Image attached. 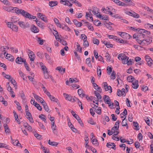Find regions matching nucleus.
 <instances>
[{
	"mask_svg": "<svg viewBox=\"0 0 153 153\" xmlns=\"http://www.w3.org/2000/svg\"><path fill=\"white\" fill-rule=\"evenodd\" d=\"M76 47H77L76 48V50L77 51H78L79 52L81 53L82 52V48L81 47H80L79 45L78 44V43H77Z\"/></svg>",
	"mask_w": 153,
	"mask_h": 153,
	"instance_id": "46",
	"label": "nucleus"
},
{
	"mask_svg": "<svg viewBox=\"0 0 153 153\" xmlns=\"http://www.w3.org/2000/svg\"><path fill=\"white\" fill-rule=\"evenodd\" d=\"M97 17L100 18L103 20H107L108 19V18L106 15L102 16V15L100 14L97 15Z\"/></svg>",
	"mask_w": 153,
	"mask_h": 153,
	"instance_id": "31",
	"label": "nucleus"
},
{
	"mask_svg": "<svg viewBox=\"0 0 153 153\" xmlns=\"http://www.w3.org/2000/svg\"><path fill=\"white\" fill-rule=\"evenodd\" d=\"M107 73L108 74H110L112 71V68L108 66L107 68Z\"/></svg>",
	"mask_w": 153,
	"mask_h": 153,
	"instance_id": "59",
	"label": "nucleus"
},
{
	"mask_svg": "<svg viewBox=\"0 0 153 153\" xmlns=\"http://www.w3.org/2000/svg\"><path fill=\"white\" fill-rule=\"evenodd\" d=\"M116 135L115 134H113L112 137V138L114 140L116 141H119L120 140V139L119 137H116Z\"/></svg>",
	"mask_w": 153,
	"mask_h": 153,
	"instance_id": "63",
	"label": "nucleus"
},
{
	"mask_svg": "<svg viewBox=\"0 0 153 153\" xmlns=\"http://www.w3.org/2000/svg\"><path fill=\"white\" fill-rule=\"evenodd\" d=\"M48 144L51 146H56L58 144V143L55 142L51 141L50 140H49L48 141Z\"/></svg>",
	"mask_w": 153,
	"mask_h": 153,
	"instance_id": "35",
	"label": "nucleus"
},
{
	"mask_svg": "<svg viewBox=\"0 0 153 153\" xmlns=\"http://www.w3.org/2000/svg\"><path fill=\"white\" fill-rule=\"evenodd\" d=\"M36 22V23L37 24L38 26L39 27L42 28H44V25H43V24L40 23V22H38V21H35Z\"/></svg>",
	"mask_w": 153,
	"mask_h": 153,
	"instance_id": "60",
	"label": "nucleus"
},
{
	"mask_svg": "<svg viewBox=\"0 0 153 153\" xmlns=\"http://www.w3.org/2000/svg\"><path fill=\"white\" fill-rule=\"evenodd\" d=\"M81 38L83 40V41H85L87 40V37L84 34H82L81 35Z\"/></svg>",
	"mask_w": 153,
	"mask_h": 153,
	"instance_id": "61",
	"label": "nucleus"
},
{
	"mask_svg": "<svg viewBox=\"0 0 153 153\" xmlns=\"http://www.w3.org/2000/svg\"><path fill=\"white\" fill-rule=\"evenodd\" d=\"M126 117H125L124 119L123 120L122 122V125L123 126H126L128 127V125L127 123V120H126Z\"/></svg>",
	"mask_w": 153,
	"mask_h": 153,
	"instance_id": "32",
	"label": "nucleus"
},
{
	"mask_svg": "<svg viewBox=\"0 0 153 153\" xmlns=\"http://www.w3.org/2000/svg\"><path fill=\"white\" fill-rule=\"evenodd\" d=\"M2 2L7 5H11L10 2L7 0H4V1H3Z\"/></svg>",
	"mask_w": 153,
	"mask_h": 153,
	"instance_id": "55",
	"label": "nucleus"
},
{
	"mask_svg": "<svg viewBox=\"0 0 153 153\" xmlns=\"http://www.w3.org/2000/svg\"><path fill=\"white\" fill-rule=\"evenodd\" d=\"M89 149H90L91 150V151L93 152L94 153H97V151L96 150L95 148L93 147L92 146H91L89 147L88 148Z\"/></svg>",
	"mask_w": 153,
	"mask_h": 153,
	"instance_id": "64",
	"label": "nucleus"
},
{
	"mask_svg": "<svg viewBox=\"0 0 153 153\" xmlns=\"http://www.w3.org/2000/svg\"><path fill=\"white\" fill-rule=\"evenodd\" d=\"M127 114V111L126 109H125L124 111L122 113H121L120 116H121V118H123L124 116H126Z\"/></svg>",
	"mask_w": 153,
	"mask_h": 153,
	"instance_id": "43",
	"label": "nucleus"
},
{
	"mask_svg": "<svg viewBox=\"0 0 153 153\" xmlns=\"http://www.w3.org/2000/svg\"><path fill=\"white\" fill-rule=\"evenodd\" d=\"M82 21L84 22V24L85 25L88 27V28L90 30L92 31L94 30L93 27L91 26V25L88 22H85V20H82Z\"/></svg>",
	"mask_w": 153,
	"mask_h": 153,
	"instance_id": "16",
	"label": "nucleus"
},
{
	"mask_svg": "<svg viewBox=\"0 0 153 153\" xmlns=\"http://www.w3.org/2000/svg\"><path fill=\"white\" fill-rule=\"evenodd\" d=\"M56 70L58 71L60 73H62V72L64 73L65 72V69L59 66L56 67Z\"/></svg>",
	"mask_w": 153,
	"mask_h": 153,
	"instance_id": "33",
	"label": "nucleus"
},
{
	"mask_svg": "<svg viewBox=\"0 0 153 153\" xmlns=\"http://www.w3.org/2000/svg\"><path fill=\"white\" fill-rule=\"evenodd\" d=\"M5 22L7 23V27H8L11 28L12 29V27L13 25V23L12 22Z\"/></svg>",
	"mask_w": 153,
	"mask_h": 153,
	"instance_id": "53",
	"label": "nucleus"
},
{
	"mask_svg": "<svg viewBox=\"0 0 153 153\" xmlns=\"http://www.w3.org/2000/svg\"><path fill=\"white\" fill-rule=\"evenodd\" d=\"M92 144L94 145H95V146H98L99 145V143L98 141V140L97 139L94 138V139H92Z\"/></svg>",
	"mask_w": 153,
	"mask_h": 153,
	"instance_id": "29",
	"label": "nucleus"
},
{
	"mask_svg": "<svg viewBox=\"0 0 153 153\" xmlns=\"http://www.w3.org/2000/svg\"><path fill=\"white\" fill-rule=\"evenodd\" d=\"M79 80L75 78H71L69 79V82L71 83L78 82Z\"/></svg>",
	"mask_w": 153,
	"mask_h": 153,
	"instance_id": "36",
	"label": "nucleus"
},
{
	"mask_svg": "<svg viewBox=\"0 0 153 153\" xmlns=\"http://www.w3.org/2000/svg\"><path fill=\"white\" fill-rule=\"evenodd\" d=\"M115 3L120 6H124L125 4L123 3L120 1L119 0H117V1H116Z\"/></svg>",
	"mask_w": 153,
	"mask_h": 153,
	"instance_id": "58",
	"label": "nucleus"
},
{
	"mask_svg": "<svg viewBox=\"0 0 153 153\" xmlns=\"http://www.w3.org/2000/svg\"><path fill=\"white\" fill-rule=\"evenodd\" d=\"M127 14L128 15L133 16L135 18H138L139 17V15L134 12H131L129 11L127 12Z\"/></svg>",
	"mask_w": 153,
	"mask_h": 153,
	"instance_id": "12",
	"label": "nucleus"
},
{
	"mask_svg": "<svg viewBox=\"0 0 153 153\" xmlns=\"http://www.w3.org/2000/svg\"><path fill=\"white\" fill-rule=\"evenodd\" d=\"M16 62L19 64H22L23 62L24 63L26 62V60L25 59L22 58L21 57H18L16 59Z\"/></svg>",
	"mask_w": 153,
	"mask_h": 153,
	"instance_id": "10",
	"label": "nucleus"
},
{
	"mask_svg": "<svg viewBox=\"0 0 153 153\" xmlns=\"http://www.w3.org/2000/svg\"><path fill=\"white\" fill-rule=\"evenodd\" d=\"M143 137L142 134L140 133L138 134L137 138L139 140V141H140L142 140L143 139Z\"/></svg>",
	"mask_w": 153,
	"mask_h": 153,
	"instance_id": "62",
	"label": "nucleus"
},
{
	"mask_svg": "<svg viewBox=\"0 0 153 153\" xmlns=\"http://www.w3.org/2000/svg\"><path fill=\"white\" fill-rule=\"evenodd\" d=\"M133 123L134 126V129L136 130H139V126L138 123L137 122H134Z\"/></svg>",
	"mask_w": 153,
	"mask_h": 153,
	"instance_id": "38",
	"label": "nucleus"
},
{
	"mask_svg": "<svg viewBox=\"0 0 153 153\" xmlns=\"http://www.w3.org/2000/svg\"><path fill=\"white\" fill-rule=\"evenodd\" d=\"M117 33L124 39H129L131 37L129 34L124 32H118Z\"/></svg>",
	"mask_w": 153,
	"mask_h": 153,
	"instance_id": "5",
	"label": "nucleus"
},
{
	"mask_svg": "<svg viewBox=\"0 0 153 153\" xmlns=\"http://www.w3.org/2000/svg\"><path fill=\"white\" fill-rule=\"evenodd\" d=\"M6 87L7 90L10 92L13 90V89L10 86L9 82H7L6 84Z\"/></svg>",
	"mask_w": 153,
	"mask_h": 153,
	"instance_id": "45",
	"label": "nucleus"
},
{
	"mask_svg": "<svg viewBox=\"0 0 153 153\" xmlns=\"http://www.w3.org/2000/svg\"><path fill=\"white\" fill-rule=\"evenodd\" d=\"M4 128L5 132L6 133H9L10 132V130L7 124H4Z\"/></svg>",
	"mask_w": 153,
	"mask_h": 153,
	"instance_id": "30",
	"label": "nucleus"
},
{
	"mask_svg": "<svg viewBox=\"0 0 153 153\" xmlns=\"http://www.w3.org/2000/svg\"><path fill=\"white\" fill-rule=\"evenodd\" d=\"M43 106V108L47 112H48L49 111V109L48 106L46 104L45 102H43L42 104Z\"/></svg>",
	"mask_w": 153,
	"mask_h": 153,
	"instance_id": "42",
	"label": "nucleus"
},
{
	"mask_svg": "<svg viewBox=\"0 0 153 153\" xmlns=\"http://www.w3.org/2000/svg\"><path fill=\"white\" fill-rule=\"evenodd\" d=\"M95 112L98 114H101V108L100 107L95 108Z\"/></svg>",
	"mask_w": 153,
	"mask_h": 153,
	"instance_id": "41",
	"label": "nucleus"
},
{
	"mask_svg": "<svg viewBox=\"0 0 153 153\" xmlns=\"http://www.w3.org/2000/svg\"><path fill=\"white\" fill-rule=\"evenodd\" d=\"M116 78V73L114 71H113L111 73V76L110 78L112 80H114Z\"/></svg>",
	"mask_w": 153,
	"mask_h": 153,
	"instance_id": "37",
	"label": "nucleus"
},
{
	"mask_svg": "<svg viewBox=\"0 0 153 153\" xmlns=\"http://www.w3.org/2000/svg\"><path fill=\"white\" fill-rule=\"evenodd\" d=\"M99 67L100 68H97V73L98 76V77H99V78H100L101 74V69H100V67Z\"/></svg>",
	"mask_w": 153,
	"mask_h": 153,
	"instance_id": "50",
	"label": "nucleus"
},
{
	"mask_svg": "<svg viewBox=\"0 0 153 153\" xmlns=\"http://www.w3.org/2000/svg\"><path fill=\"white\" fill-rule=\"evenodd\" d=\"M120 121L119 120H117L116 123L114 125V126L112 128H116L117 129H118L119 128V124L120 123Z\"/></svg>",
	"mask_w": 153,
	"mask_h": 153,
	"instance_id": "44",
	"label": "nucleus"
},
{
	"mask_svg": "<svg viewBox=\"0 0 153 153\" xmlns=\"http://www.w3.org/2000/svg\"><path fill=\"white\" fill-rule=\"evenodd\" d=\"M103 99L105 102L107 104H109V101L111 100L109 97L106 95H104Z\"/></svg>",
	"mask_w": 153,
	"mask_h": 153,
	"instance_id": "17",
	"label": "nucleus"
},
{
	"mask_svg": "<svg viewBox=\"0 0 153 153\" xmlns=\"http://www.w3.org/2000/svg\"><path fill=\"white\" fill-rule=\"evenodd\" d=\"M86 63L88 65V66H91V59L90 58H88L86 59Z\"/></svg>",
	"mask_w": 153,
	"mask_h": 153,
	"instance_id": "48",
	"label": "nucleus"
},
{
	"mask_svg": "<svg viewBox=\"0 0 153 153\" xmlns=\"http://www.w3.org/2000/svg\"><path fill=\"white\" fill-rule=\"evenodd\" d=\"M6 58L11 61H13L14 60V57L10 54L7 53L6 56Z\"/></svg>",
	"mask_w": 153,
	"mask_h": 153,
	"instance_id": "19",
	"label": "nucleus"
},
{
	"mask_svg": "<svg viewBox=\"0 0 153 153\" xmlns=\"http://www.w3.org/2000/svg\"><path fill=\"white\" fill-rule=\"evenodd\" d=\"M38 17L40 18L41 20L44 21L45 22H47L48 20L46 16L43 13H38L37 14Z\"/></svg>",
	"mask_w": 153,
	"mask_h": 153,
	"instance_id": "9",
	"label": "nucleus"
},
{
	"mask_svg": "<svg viewBox=\"0 0 153 153\" xmlns=\"http://www.w3.org/2000/svg\"><path fill=\"white\" fill-rule=\"evenodd\" d=\"M34 98L38 102H40L42 104L45 102L43 99L41 97H40L38 95L33 94Z\"/></svg>",
	"mask_w": 153,
	"mask_h": 153,
	"instance_id": "11",
	"label": "nucleus"
},
{
	"mask_svg": "<svg viewBox=\"0 0 153 153\" xmlns=\"http://www.w3.org/2000/svg\"><path fill=\"white\" fill-rule=\"evenodd\" d=\"M34 106L39 111H41L42 110V108L41 106L37 102H36L35 105H34Z\"/></svg>",
	"mask_w": 153,
	"mask_h": 153,
	"instance_id": "49",
	"label": "nucleus"
},
{
	"mask_svg": "<svg viewBox=\"0 0 153 153\" xmlns=\"http://www.w3.org/2000/svg\"><path fill=\"white\" fill-rule=\"evenodd\" d=\"M86 18L89 20H91L93 21V19L91 15V14L88 13L86 12L85 15Z\"/></svg>",
	"mask_w": 153,
	"mask_h": 153,
	"instance_id": "24",
	"label": "nucleus"
},
{
	"mask_svg": "<svg viewBox=\"0 0 153 153\" xmlns=\"http://www.w3.org/2000/svg\"><path fill=\"white\" fill-rule=\"evenodd\" d=\"M136 79L131 76H129L127 77V80L128 82H132Z\"/></svg>",
	"mask_w": 153,
	"mask_h": 153,
	"instance_id": "27",
	"label": "nucleus"
},
{
	"mask_svg": "<svg viewBox=\"0 0 153 153\" xmlns=\"http://www.w3.org/2000/svg\"><path fill=\"white\" fill-rule=\"evenodd\" d=\"M18 24L19 26L22 28H25L26 27H29V25L27 23L25 24V23L23 22H18Z\"/></svg>",
	"mask_w": 153,
	"mask_h": 153,
	"instance_id": "13",
	"label": "nucleus"
},
{
	"mask_svg": "<svg viewBox=\"0 0 153 153\" xmlns=\"http://www.w3.org/2000/svg\"><path fill=\"white\" fill-rule=\"evenodd\" d=\"M137 30H138V32L139 33H144L145 34V35L146 34L149 35L151 33L150 31H147L145 29L138 28V29Z\"/></svg>",
	"mask_w": 153,
	"mask_h": 153,
	"instance_id": "14",
	"label": "nucleus"
},
{
	"mask_svg": "<svg viewBox=\"0 0 153 153\" xmlns=\"http://www.w3.org/2000/svg\"><path fill=\"white\" fill-rule=\"evenodd\" d=\"M58 3L57 1H51L49 2V5L51 7H53L56 5Z\"/></svg>",
	"mask_w": 153,
	"mask_h": 153,
	"instance_id": "22",
	"label": "nucleus"
},
{
	"mask_svg": "<svg viewBox=\"0 0 153 153\" xmlns=\"http://www.w3.org/2000/svg\"><path fill=\"white\" fill-rule=\"evenodd\" d=\"M93 9L92 11L93 14L94 15H96L97 17V15L100 14V13L98 12V9L95 7H93Z\"/></svg>",
	"mask_w": 153,
	"mask_h": 153,
	"instance_id": "20",
	"label": "nucleus"
},
{
	"mask_svg": "<svg viewBox=\"0 0 153 153\" xmlns=\"http://www.w3.org/2000/svg\"><path fill=\"white\" fill-rule=\"evenodd\" d=\"M63 94L66 100L71 102H74L76 101V100H77V98L75 97H72L65 93H64Z\"/></svg>",
	"mask_w": 153,
	"mask_h": 153,
	"instance_id": "4",
	"label": "nucleus"
},
{
	"mask_svg": "<svg viewBox=\"0 0 153 153\" xmlns=\"http://www.w3.org/2000/svg\"><path fill=\"white\" fill-rule=\"evenodd\" d=\"M51 128L53 133L55 134V131L56 130V126L54 122H52L51 123Z\"/></svg>",
	"mask_w": 153,
	"mask_h": 153,
	"instance_id": "40",
	"label": "nucleus"
},
{
	"mask_svg": "<svg viewBox=\"0 0 153 153\" xmlns=\"http://www.w3.org/2000/svg\"><path fill=\"white\" fill-rule=\"evenodd\" d=\"M3 8L6 11L12 13H16L18 14L19 13L20 9L17 7H14L11 6H4Z\"/></svg>",
	"mask_w": 153,
	"mask_h": 153,
	"instance_id": "1",
	"label": "nucleus"
},
{
	"mask_svg": "<svg viewBox=\"0 0 153 153\" xmlns=\"http://www.w3.org/2000/svg\"><path fill=\"white\" fill-rule=\"evenodd\" d=\"M70 1H72V3H74L76 6L79 7L82 6L81 4L76 0H70Z\"/></svg>",
	"mask_w": 153,
	"mask_h": 153,
	"instance_id": "28",
	"label": "nucleus"
},
{
	"mask_svg": "<svg viewBox=\"0 0 153 153\" xmlns=\"http://www.w3.org/2000/svg\"><path fill=\"white\" fill-rule=\"evenodd\" d=\"M105 57L106 58V60L107 62H110V61L111 56L108 53H105Z\"/></svg>",
	"mask_w": 153,
	"mask_h": 153,
	"instance_id": "39",
	"label": "nucleus"
},
{
	"mask_svg": "<svg viewBox=\"0 0 153 153\" xmlns=\"http://www.w3.org/2000/svg\"><path fill=\"white\" fill-rule=\"evenodd\" d=\"M18 27L16 25L14 24L13 25L12 27V28L13 30L17 32L18 31Z\"/></svg>",
	"mask_w": 153,
	"mask_h": 153,
	"instance_id": "47",
	"label": "nucleus"
},
{
	"mask_svg": "<svg viewBox=\"0 0 153 153\" xmlns=\"http://www.w3.org/2000/svg\"><path fill=\"white\" fill-rule=\"evenodd\" d=\"M151 42L150 40L149 39H143L142 45L143 46H147L150 44Z\"/></svg>",
	"mask_w": 153,
	"mask_h": 153,
	"instance_id": "18",
	"label": "nucleus"
},
{
	"mask_svg": "<svg viewBox=\"0 0 153 153\" xmlns=\"http://www.w3.org/2000/svg\"><path fill=\"white\" fill-rule=\"evenodd\" d=\"M19 19L16 16H13L12 17L11 21L12 23H15L19 21Z\"/></svg>",
	"mask_w": 153,
	"mask_h": 153,
	"instance_id": "34",
	"label": "nucleus"
},
{
	"mask_svg": "<svg viewBox=\"0 0 153 153\" xmlns=\"http://www.w3.org/2000/svg\"><path fill=\"white\" fill-rule=\"evenodd\" d=\"M103 88L105 91H109V93H111L112 92V88L110 86H108L107 83L106 82H104L103 83Z\"/></svg>",
	"mask_w": 153,
	"mask_h": 153,
	"instance_id": "7",
	"label": "nucleus"
},
{
	"mask_svg": "<svg viewBox=\"0 0 153 153\" xmlns=\"http://www.w3.org/2000/svg\"><path fill=\"white\" fill-rule=\"evenodd\" d=\"M73 22L76 27H80L82 25V23L78 21L76 19H74L73 20Z\"/></svg>",
	"mask_w": 153,
	"mask_h": 153,
	"instance_id": "21",
	"label": "nucleus"
},
{
	"mask_svg": "<svg viewBox=\"0 0 153 153\" xmlns=\"http://www.w3.org/2000/svg\"><path fill=\"white\" fill-rule=\"evenodd\" d=\"M27 53L28 54L30 61L32 62L35 59V56L33 52L28 49L27 51Z\"/></svg>",
	"mask_w": 153,
	"mask_h": 153,
	"instance_id": "6",
	"label": "nucleus"
},
{
	"mask_svg": "<svg viewBox=\"0 0 153 153\" xmlns=\"http://www.w3.org/2000/svg\"><path fill=\"white\" fill-rule=\"evenodd\" d=\"M138 83V80H135L134 81L132 82V87L134 89H137L139 86Z\"/></svg>",
	"mask_w": 153,
	"mask_h": 153,
	"instance_id": "15",
	"label": "nucleus"
},
{
	"mask_svg": "<svg viewBox=\"0 0 153 153\" xmlns=\"http://www.w3.org/2000/svg\"><path fill=\"white\" fill-rule=\"evenodd\" d=\"M39 117L40 118L41 120H42L45 123H47V122L46 121V117L45 115H44L43 114H41L39 115Z\"/></svg>",
	"mask_w": 153,
	"mask_h": 153,
	"instance_id": "26",
	"label": "nucleus"
},
{
	"mask_svg": "<svg viewBox=\"0 0 153 153\" xmlns=\"http://www.w3.org/2000/svg\"><path fill=\"white\" fill-rule=\"evenodd\" d=\"M118 58L119 60L120 59L122 61V63L123 64H126L127 60L129 59V58L128 56L123 53L119 54Z\"/></svg>",
	"mask_w": 153,
	"mask_h": 153,
	"instance_id": "2",
	"label": "nucleus"
},
{
	"mask_svg": "<svg viewBox=\"0 0 153 153\" xmlns=\"http://www.w3.org/2000/svg\"><path fill=\"white\" fill-rule=\"evenodd\" d=\"M101 10L103 12V13H105L107 14H109V11L107 10V9H106L104 8V7H103L101 9Z\"/></svg>",
	"mask_w": 153,
	"mask_h": 153,
	"instance_id": "54",
	"label": "nucleus"
},
{
	"mask_svg": "<svg viewBox=\"0 0 153 153\" xmlns=\"http://www.w3.org/2000/svg\"><path fill=\"white\" fill-rule=\"evenodd\" d=\"M38 42L40 45H42L43 44V40L40 37L38 38Z\"/></svg>",
	"mask_w": 153,
	"mask_h": 153,
	"instance_id": "56",
	"label": "nucleus"
},
{
	"mask_svg": "<svg viewBox=\"0 0 153 153\" xmlns=\"http://www.w3.org/2000/svg\"><path fill=\"white\" fill-rule=\"evenodd\" d=\"M32 31L34 33H36L39 31V29L34 25L32 26L31 28Z\"/></svg>",
	"mask_w": 153,
	"mask_h": 153,
	"instance_id": "25",
	"label": "nucleus"
},
{
	"mask_svg": "<svg viewBox=\"0 0 153 153\" xmlns=\"http://www.w3.org/2000/svg\"><path fill=\"white\" fill-rule=\"evenodd\" d=\"M106 146L108 148H112L113 149H114V148L115 147V145L114 143L109 142L107 143Z\"/></svg>",
	"mask_w": 153,
	"mask_h": 153,
	"instance_id": "23",
	"label": "nucleus"
},
{
	"mask_svg": "<svg viewBox=\"0 0 153 153\" xmlns=\"http://www.w3.org/2000/svg\"><path fill=\"white\" fill-rule=\"evenodd\" d=\"M94 24L97 26H99L101 23L100 21L98 20H96L94 22Z\"/></svg>",
	"mask_w": 153,
	"mask_h": 153,
	"instance_id": "51",
	"label": "nucleus"
},
{
	"mask_svg": "<svg viewBox=\"0 0 153 153\" xmlns=\"http://www.w3.org/2000/svg\"><path fill=\"white\" fill-rule=\"evenodd\" d=\"M49 98L51 101H53L56 102H57L58 100L57 99L55 98L52 95H51V96L49 97Z\"/></svg>",
	"mask_w": 153,
	"mask_h": 153,
	"instance_id": "52",
	"label": "nucleus"
},
{
	"mask_svg": "<svg viewBox=\"0 0 153 153\" xmlns=\"http://www.w3.org/2000/svg\"><path fill=\"white\" fill-rule=\"evenodd\" d=\"M19 11V12L18 14V15L21 14L25 17L29 19H30V18H31L32 15L27 12L25 11L22 9H20Z\"/></svg>",
	"mask_w": 153,
	"mask_h": 153,
	"instance_id": "3",
	"label": "nucleus"
},
{
	"mask_svg": "<svg viewBox=\"0 0 153 153\" xmlns=\"http://www.w3.org/2000/svg\"><path fill=\"white\" fill-rule=\"evenodd\" d=\"M43 73L44 76L45 78L48 79L49 78L50 76L48 71L44 72Z\"/></svg>",
	"mask_w": 153,
	"mask_h": 153,
	"instance_id": "57",
	"label": "nucleus"
},
{
	"mask_svg": "<svg viewBox=\"0 0 153 153\" xmlns=\"http://www.w3.org/2000/svg\"><path fill=\"white\" fill-rule=\"evenodd\" d=\"M70 1V0H60V3L61 4L71 7L72 6V4L69 2Z\"/></svg>",
	"mask_w": 153,
	"mask_h": 153,
	"instance_id": "8",
	"label": "nucleus"
}]
</instances>
